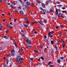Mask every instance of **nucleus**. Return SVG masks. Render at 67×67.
Instances as JSON below:
<instances>
[{
  "instance_id": "nucleus-1",
  "label": "nucleus",
  "mask_w": 67,
  "mask_h": 67,
  "mask_svg": "<svg viewBox=\"0 0 67 67\" xmlns=\"http://www.w3.org/2000/svg\"><path fill=\"white\" fill-rule=\"evenodd\" d=\"M21 59V57L20 56H18L16 57V61L17 63H19L20 62V60Z\"/></svg>"
},
{
  "instance_id": "nucleus-2",
  "label": "nucleus",
  "mask_w": 67,
  "mask_h": 67,
  "mask_svg": "<svg viewBox=\"0 0 67 67\" xmlns=\"http://www.w3.org/2000/svg\"><path fill=\"white\" fill-rule=\"evenodd\" d=\"M26 42L27 44H30L31 43V40H29V39H26Z\"/></svg>"
},
{
  "instance_id": "nucleus-3",
  "label": "nucleus",
  "mask_w": 67,
  "mask_h": 67,
  "mask_svg": "<svg viewBox=\"0 0 67 67\" xmlns=\"http://www.w3.org/2000/svg\"><path fill=\"white\" fill-rule=\"evenodd\" d=\"M39 23H40L42 25H44V24L43 23V22L41 21H38Z\"/></svg>"
},
{
  "instance_id": "nucleus-4",
  "label": "nucleus",
  "mask_w": 67,
  "mask_h": 67,
  "mask_svg": "<svg viewBox=\"0 0 67 67\" xmlns=\"http://www.w3.org/2000/svg\"><path fill=\"white\" fill-rule=\"evenodd\" d=\"M24 21H26L27 23L29 24V21H28V19L27 18H26L24 19Z\"/></svg>"
},
{
  "instance_id": "nucleus-5",
  "label": "nucleus",
  "mask_w": 67,
  "mask_h": 67,
  "mask_svg": "<svg viewBox=\"0 0 67 67\" xmlns=\"http://www.w3.org/2000/svg\"><path fill=\"white\" fill-rule=\"evenodd\" d=\"M10 7L11 8H13V9H14L15 8V6L14 5H13L11 4L10 5Z\"/></svg>"
},
{
  "instance_id": "nucleus-6",
  "label": "nucleus",
  "mask_w": 67,
  "mask_h": 67,
  "mask_svg": "<svg viewBox=\"0 0 67 67\" xmlns=\"http://www.w3.org/2000/svg\"><path fill=\"white\" fill-rule=\"evenodd\" d=\"M20 2H21V3L22 4V5L23 6L24 5V2H23L22 1V0H18Z\"/></svg>"
},
{
  "instance_id": "nucleus-7",
  "label": "nucleus",
  "mask_w": 67,
  "mask_h": 67,
  "mask_svg": "<svg viewBox=\"0 0 67 67\" xmlns=\"http://www.w3.org/2000/svg\"><path fill=\"white\" fill-rule=\"evenodd\" d=\"M40 9H41V10L42 11H45V12H46V10L45 9H43V8H42V7H40Z\"/></svg>"
},
{
  "instance_id": "nucleus-8",
  "label": "nucleus",
  "mask_w": 67,
  "mask_h": 67,
  "mask_svg": "<svg viewBox=\"0 0 67 67\" xmlns=\"http://www.w3.org/2000/svg\"><path fill=\"white\" fill-rule=\"evenodd\" d=\"M58 9H57L56 10V14L57 15H58Z\"/></svg>"
},
{
  "instance_id": "nucleus-9",
  "label": "nucleus",
  "mask_w": 67,
  "mask_h": 67,
  "mask_svg": "<svg viewBox=\"0 0 67 67\" xmlns=\"http://www.w3.org/2000/svg\"><path fill=\"white\" fill-rule=\"evenodd\" d=\"M48 35L49 36V37H50L51 38H52V37H53V36L52 35H50V34H49V33Z\"/></svg>"
},
{
  "instance_id": "nucleus-10",
  "label": "nucleus",
  "mask_w": 67,
  "mask_h": 67,
  "mask_svg": "<svg viewBox=\"0 0 67 67\" xmlns=\"http://www.w3.org/2000/svg\"><path fill=\"white\" fill-rule=\"evenodd\" d=\"M42 7L43 8H45V5L44 4H42Z\"/></svg>"
},
{
  "instance_id": "nucleus-11",
  "label": "nucleus",
  "mask_w": 67,
  "mask_h": 67,
  "mask_svg": "<svg viewBox=\"0 0 67 67\" xmlns=\"http://www.w3.org/2000/svg\"><path fill=\"white\" fill-rule=\"evenodd\" d=\"M26 4L27 5H30L31 4L29 2H27L26 3Z\"/></svg>"
},
{
  "instance_id": "nucleus-12",
  "label": "nucleus",
  "mask_w": 67,
  "mask_h": 67,
  "mask_svg": "<svg viewBox=\"0 0 67 67\" xmlns=\"http://www.w3.org/2000/svg\"><path fill=\"white\" fill-rule=\"evenodd\" d=\"M24 26L26 28H27L28 27V26L27 25H25V24H24Z\"/></svg>"
},
{
  "instance_id": "nucleus-13",
  "label": "nucleus",
  "mask_w": 67,
  "mask_h": 67,
  "mask_svg": "<svg viewBox=\"0 0 67 67\" xmlns=\"http://www.w3.org/2000/svg\"><path fill=\"white\" fill-rule=\"evenodd\" d=\"M19 13H21V14H24V13H23V12L22 11V10H20L19 11Z\"/></svg>"
},
{
  "instance_id": "nucleus-14",
  "label": "nucleus",
  "mask_w": 67,
  "mask_h": 67,
  "mask_svg": "<svg viewBox=\"0 0 67 67\" xmlns=\"http://www.w3.org/2000/svg\"><path fill=\"white\" fill-rule=\"evenodd\" d=\"M3 67H8V65H7V64H4L3 65Z\"/></svg>"
},
{
  "instance_id": "nucleus-15",
  "label": "nucleus",
  "mask_w": 67,
  "mask_h": 67,
  "mask_svg": "<svg viewBox=\"0 0 67 67\" xmlns=\"http://www.w3.org/2000/svg\"><path fill=\"white\" fill-rule=\"evenodd\" d=\"M13 53H14V52H15V51H14V50L13 49L11 51V53H13Z\"/></svg>"
},
{
  "instance_id": "nucleus-16",
  "label": "nucleus",
  "mask_w": 67,
  "mask_h": 67,
  "mask_svg": "<svg viewBox=\"0 0 67 67\" xmlns=\"http://www.w3.org/2000/svg\"><path fill=\"white\" fill-rule=\"evenodd\" d=\"M54 41H53L51 40V44L52 45H53V44H54Z\"/></svg>"
},
{
  "instance_id": "nucleus-17",
  "label": "nucleus",
  "mask_w": 67,
  "mask_h": 67,
  "mask_svg": "<svg viewBox=\"0 0 67 67\" xmlns=\"http://www.w3.org/2000/svg\"><path fill=\"white\" fill-rule=\"evenodd\" d=\"M58 14L59 17H61V14L60 13H59Z\"/></svg>"
},
{
  "instance_id": "nucleus-18",
  "label": "nucleus",
  "mask_w": 67,
  "mask_h": 67,
  "mask_svg": "<svg viewBox=\"0 0 67 67\" xmlns=\"http://www.w3.org/2000/svg\"><path fill=\"white\" fill-rule=\"evenodd\" d=\"M50 11L51 12H54V10H53V9L52 8H51Z\"/></svg>"
},
{
  "instance_id": "nucleus-19",
  "label": "nucleus",
  "mask_w": 67,
  "mask_h": 67,
  "mask_svg": "<svg viewBox=\"0 0 67 67\" xmlns=\"http://www.w3.org/2000/svg\"><path fill=\"white\" fill-rule=\"evenodd\" d=\"M36 2L38 3H41V2H40V1H39L38 0H36Z\"/></svg>"
},
{
  "instance_id": "nucleus-20",
  "label": "nucleus",
  "mask_w": 67,
  "mask_h": 67,
  "mask_svg": "<svg viewBox=\"0 0 67 67\" xmlns=\"http://www.w3.org/2000/svg\"><path fill=\"white\" fill-rule=\"evenodd\" d=\"M28 8H29V7L27 5H26L25 7V8L26 9H27Z\"/></svg>"
},
{
  "instance_id": "nucleus-21",
  "label": "nucleus",
  "mask_w": 67,
  "mask_h": 67,
  "mask_svg": "<svg viewBox=\"0 0 67 67\" xmlns=\"http://www.w3.org/2000/svg\"><path fill=\"white\" fill-rule=\"evenodd\" d=\"M14 44L15 45V47H16V48H17V47H18L17 46V45H16V43H15V42L14 43Z\"/></svg>"
},
{
  "instance_id": "nucleus-22",
  "label": "nucleus",
  "mask_w": 67,
  "mask_h": 67,
  "mask_svg": "<svg viewBox=\"0 0 67 67\" xmlns=\"http://www.w3.org/2000/svg\"><path fill=\"white\" fill-rule=\"evenodd\" d=\"M57 62L58 63H59L60 62V59H58L57 60Z\"/></svg>"
},
{
  "instance_id": "nucleus-23",
  "label": "nucleus",
  "mask_w": 67,
  "mask_h": 67,
  "mask_svg": "<svg viewBox=\"0 0 67 67\" xmlns=\"http://www.w3.org/2000/svg\"><path fill=\"white\" fill-rule=\"evenodd\" d=\"M4 37L6 39H8V38H7V36H4Z\"/></svg>"
},
{
  "instance_id": "nucleus-24",
  "label": "nucleus",
  "mask_w": 67,
  "mask_h": 67,
  "mask_svg": "<svg viewBox=\"0 0 67 67\" xmlns=\"http://www.w3.org/2000/svg\"><path fill=\"white\" fill-rule=\"evenodd\" d=\"M41 59H42V60H44V58H43V57H41L40 58Z\"/></svg>"
},
{
  "instance_id": "nucleus-25",
  "label": "nucleus",
  "mask_w": 67,
  "mask_h": 67,
  "mask_svg": "<svg viewBox=\"0 0 67 67\" xmlns=\"http://www.w3.org/2000/svg\"><path fill=\"white\" fill-rule=\"evenodd\" d=\"M49 33L50 34H53V31H52L51 32H49L48 33V34H49Z\"/></svg>"
},
{
  "instance_id": "nucleus-26",
  "label": "nucleus",
  "mask_w": 67,
  "mask_h": 67,
  "mask_svg": "<svg viewBox=\"0 0 67 67\" xmlns=\"http://www.w3.org/2000/svg\"><path fill=\"white\" fill-rule=\"evenodd\" d=\"M36 22H32L31 23V24H35V23H36Z\"/></svg>"
},
{
  "instance_id": "nucleus-27",
  "label": "nucleus",
  "mask_w": 67,
  "mask_h": 67,
  "mask_svg": "<svg viewBox=\"0 0 67 67\" xmlns=\"http://www.w3.org/2000/svg\"><path fill=\"white\" fill-rule=\"evenodd\" d=\"M44 38L45 39H46L47 38V36H46L45 35L44 36Z\"/></svg>"
},
{
  "instance_id": "nucleus-28",
  "label": "nucleus",
  "mask_w": 67,
  "mask_h": 67,
  "mask_svg": "<svg viewBox=\"0 0 67 67\" xmlns=\"http://www.w3.org/2000/svg\"><path fill=\"white\" fill-rule=\"evenodd\" d=\"M21 35L22 37H24L25 36V35L24 34H21Z\"/></svg>"
},
{
  "instance_id": "nucleus-29",
  "label": "nucleus",
  "mask_w": 67,
  "mask_h": 67,
  "mask_svg": "<svg viewBox=\"0 0 67 67\" xmlns=\"http://www.w3.org/2000/svg\"><path fill=\"white\" fill-rule=\"evenodd\" d=\"M11 56H14V53L12 54H10Z\"/></svg>"
},
{
  "instance_id": "nucleus-30",
  "label": "nucleus",
  "mask_w": 67,
  "mask_h": 67,
  "mask_svg": "<svg viewBox=\"0 0 67 67\" xmlns=\"http://www.w3.org/2000/svg\"><path fill=\"white\" fill-rule=\"evenodd\" d=\"M55 48L56 51H58V47H57V46H56L55 47Z\"/></svg>"
},
{
  "instance_id": "nucleus-31",
  "label": "nucleus",
  "mask_w": 67,
  "mask_h": 67,
  "mask_svg": "<svg viewBox=\"0 0 67 67\" xmlns=\"http://www.w3.org/2000/svg\"><path fill=\"white\" fill-rule=\"evenodd\" d=\"M54 66V65H51L49 66V67H53Z\"/></svg>"
},
{
  "instance_id": "nucleus-32",
  "label": "nucleus",
  "mask_w": 67,
  "mask_h": 67,
  "mask_svg": "<svg viewBox=\"0 0 67 67\" xmlns=\"http://www.w3.org/2000/svg\"><path fill=\"white\" fill-rule=\"evenodd\" d=\"M31 5L32 6V7H34V3H31Z\"/></svg>"
},
{
  "instance_id": "nucleus-33",
  "label": "nucleus",
  "mask_w": 67,
  "mask_h": 67,
  "mask_svg": "<svg viewBox=\"0 0 67 67\" xmlns=\"http://www.w3.org/2000/svg\"><path fill=\"white\" fill-rule=\"evenodd\" d=\"M31 60V61H32V60L33 59V58H29Z\"/></svg>"
},
{
  "instance_id": "nucleus-34",
  "label": "nucleus",
  "mask_w": 67,
  "mask_h": 67,
  "mask_svg": "<svg viewBox=\"0 0 67 67\" xmlns=\"http://www.w3.org/2000/svg\"><path fill=\"white\" fill-rule=\"evenodd\" d=\"M34 53H37L38 52V51L37 50H35L34 51Z\"/></svg>"
},
{
  "instance_id": "nucleus-35",
  "label": "nucleus",
  "mask_w": 67,
  "mask_h": 67,
  "mask_svg": "<svg viewBox=\"0 0 67 67\" xmlns=\"http://www.w3.org/2000/svg\"><path fill=\"white\" fill-rule=\"evenodd\" d=\"M9 26H10V25H7V27H9Z\"/></svg>"
},
{
  "instance_id": "nucleus-36",
  "label": "nucleus",
  "mask_w": 67,
  "mask_h": 67,
  "mask_svg": "<svg viewBox=\"0 0 67 67\" xmlns=\"http://www.w3.org/2000/svg\"><path fill=\"white\" fill-rule=\"evenodd\" d=\"M43 12H44L43 13V14L44 15V14H46V13H45V11H43Z\"/></svg>"
},
{
  "instance_id": "nucleus-37",
  "label": "nucleus",
  "mask_w": 67,
  "mask_h": 67,
  "mask_svg": "<svg viewBox=\"0 0 67 67\" xmlns=\"http://www.w3.org/2000/svg\"><path fill=\"white\" fill-rule=\"evenodd\" d=\"M22 50L23 51V53H24V48L22 49Z\"/></svg>"
},
{
  "instance_id": "nucleus-38",
  "label": "nucleus",
  "mask_w": 67,
  "mask_h": 67,
  "mask_svg": "<svg viewBox=\"0 0 67 67\" xmlns=\"http://www.w3.org/2000/svg\"><path fill=\"white\" fill-rule=\"evenodd\" d=\"M3 27V26L2 24H0V27Z\"/></svg>"
},
{
  "instance_id": "nucleus-39",
  "label": "nucleus",
  "mask_w": 67,
  "mask_h": 67,
  "mask_svg": "<svg viewBox=\"0 0 67 67\" xmlns=\"http://www.w3.org/2000/svg\"><path fill=\"white\" fill-rule=\"evenodd\" d=\"M57 6H58V7H62V5H57Z\"/></svg>"
},
{
  "instance_id": "nucleus-40",
  "label": "nucleus",
  "mask_w": 67,
  "mask_h": 67,
  "mask_svg": "<svg viewBox=\"0 0 67 67\" xmlns=\"http://www.w3.org/2000/svg\"><path fill=\"white\" fill-rule=\"evenodd\" d=\"M61 41L62 42L64 43V40L63 39H62L61 40Z\"/></svg>"
},
{
  "instance_id": "nucleus-41",
  "label": "nucleus",
  "mask_w": 67,
  "mask_h": 67,
  "mask_svg": "<svg viewBox=\"0 0 67 67\" xmlns=\"http://www.w3.org/2000/svg\"><path fill=\"white\" fill-rule=\"evenodd\" d=\"M51 64V62H48V65H50Z\"/></svg>"
},
{
  "instance_id": "nucleus-42",
  "label": "nucleus",
  "mask_w": 67,
  "mask_h": 67,
  "mask_svg": "<svg viewBox=\"0 0 67 67\" xmlns=\"http://www.w3.org/2000/svg\"><path fill=\"white\" fill-rule=\"evenodd\" d=\"M60 59H64V57H61L60 58Z\"/></svg>"
},
{
  "instance_id": "nucleus-43",
  "label": "nucleus",
  "mask_w": 67,
  "mask_h": 67,
  "mask_svg": "<svg viewBox=\"0 0 67 67\" xmlns=\"http://www.w3.org/2000/svg\"><path fill=\"white\" fill-rule=\"evenodd\" d=\"M62 12L63 13H66V11H62Z\"/></svg>"
},
{
  "instance_id": "nucleus-44",
  "label": "nucleus",
  "mask_w": 67,
  "mask_h": 67,
  "mask_svg": "<svg viewBox=\"0 0 67 67\" xmlns=\"http://www.w3.org/2000/svg\"><path fill=\"white\" fill-rule=\"evenodd\" d=\"M46 21L45 20H43V23H46Z\"/></svg>"
},
{
  "instance_id": "nucleus-45",
  "label": "nucleus",
  "mask_w": 67,
  "mask_h": 67,
  "mask_svg": "<svg viewBox=\"0 0 67 67\" xmlns=\"http://www.w3.org/2000/svg\"><path fill=\"white\" fill-rule=\"evenodd\" d=\"M49 3V1H46V3Z\"/></svg>"
},
{
  "instance_id": "nucleus-46",
  "label": "nucleus",
  "mask_w": 67,
  "mask_h": 67,
  "mask_svg": "<svg viewBox=\"0 0 67 67\" xmlns=\"http://www.w3.org/2000/svg\"><path fill=\"white\" fill-rule=\"evenodd\" d=\"M56 3L57 4H60V2H57Z\"/></svg>"
},
{
  "instance_id": "nucleus-47",
  "label": "nucleus",
  "mask_w": 67,
  "mask_h": 67,
  "mask_svg": "<svg viewBox=\"0 0 67 67\" xmlns=\"http://www.w3.org/2000/svg\"><path fill=\"white\" fill-rule=\"evenodd\" d=\"M46 12H47V13H49V11H46Z\"/></svg>"
},
{
  "instance_id": "nucleus-48",
  "label": "nucleus",
  "mask_w": 67,
  "mask_h": 67,
  "mask_svg": "<svg viewBox=\"0 0 67 67\" xmlns=\"http://www.w3.org/2000/svg\"><path fill=\"white\" fill-rule=\"evenodd\" d=\"M8 63H9V61L7 60L6 61V64H8Z\"/></svg>"
},
{
  "instance_id": "nucleus-49",
  "label": "nucleus",
  "mask_w": 67,
  "mask_h": 67,
  "mask_svg": "<svg viewBox=\"0 0 67 67\" xmlns=\"http://www.w3.org/2000/svg\"><path fill=\"white\" fill-rule=\"evenodd\" d=\"M60 27H64V26H63V25H60Z\"/></svg>"
},
{
  "instance_id": "nucleus-50",
  "label": "nucleus",
  "mask_w": 67,
  "mask_h": 67,
  "mask_svg": "<svg viewBox=\"0 0 67 67\" xmlns=\"http://www.w3.org/2000/svg\"><path fill=\"white\" fill-rule=\"evenodd\" d=\"M6 33H9V31H8V30H7L6 32H5Z\"/></svg>"
},
{
  "instance_id": "nucleus-51",
  "label": "nucleus",
  "mask_w": 67,
  "mask_h": 67,
  "mask_svg": "<svg viewBox=\"0 0 67 67\" xmlns=\"http://www.w3.org/2000/svg\"><path fill=\"white\" fill-rule=\"evenodd\" d=\"M7 4L8 5H11V4L10 3H7Z\"/></svg>"
},
{
  "instance_id": "nucleus-52",
  "label": "nucleus",
  "mask_w": 67,
  "mask_h": 67,
  "mask_svg": "<svg viewBox=\"0 0 67 67\" xmlns=\"http://www.w3.org/2000/svg\"><path fill=\"white\" fill-rule=\"evenodd\" d=\"M62 32H61L59 34V35L60 36H61L62 35Z\"/></svg>"
},
{
  "instance_id": "nucleus-53",
  "label": "nucleus",
  "mask_w": 67,
  "mask_h": 67,
  "mask_svg": "<svg viewBox=\"0 0 67 67\" xmlns=\"http://www.w3.org/2000/svg\"><path fill=\"white\" fill-rule=\"evenodd\" d=\"M16 21V19H15L14 20V23H15V22Z\"/></svg>"
},
{
  "instance_id": "nucleus-54",
  "label": "nucleus",
  "mask_w": 67,
  "mask_h": 67,
  "mask_svg": "<svg viewBox=\"0 0 67 67\" xmlns=\"http://www.w3.org/2000/svg\"><path fill=\"white\" fill-rule=\"evenodd\" d=\"M27 48H30V46L27 45Z\"/></svg>"
},
{
  "instance_id": "nucleus-55",
  "label": "nucleus",
  "mask_w": 67,
  "mask_h": 67,
  "mask_svg": "<svg viewBox=\"0 0 67 67\" xmlns=\"http://www.w3.org/2000/svg\"><path fill=\"white\" fill-rule=\"evenodd\" d=\"M38 62H40V58H39L38 59Z\"/></svg>"
},
{
  "instance_id": "nucleus-56",
  "label": "nucleus",
  "mask_w": 67,
  "mask_h": 67,
  "mask_svg": "<svg viewBox=\"0 0 67 67\" xmlns=\"http://www.w3.org/2000/svg\"><path fill=\"white\" fill-rule=\"evenodd\" d=\"M34 33L35 34H37V32H36V31H35Z\"/></svg>"
},
{
  "instance_id": "nucleus-57",
  "label": "nucleus",
  "mask_w": 67,
  "mask_h": 67,
  "mask_svg": "<svg viewBox=\"0 0 67 67\" xmlns=\"http://www.w3.org/2000/svg\"><path fill=\"white\" fill-rule=\"evenodd\" d=\"M62 9H63V10H64V9H65V8L64 7H62Z\"/></svg>"
},
{
  "instance_id": "nucleus-58",
  "label": "nucleus",
  "mask_w": 67,
  "mask_h": 67,
  "mask_svg": "<svg viewBox=\"0 0 67 67\" xmlns=\"http://www.w3.org/2000/svg\"><path fill=\"white\" fill-rule=\"evenodd\" d=\"M55 27L56 29H58V26H57L56 27Z\"/></svg>"
},
{
  "instance_id": "nucleus-59",
  "label": "nucleus",
  "mask_w": 67,
  "mask_h": 67,
  "mask_svg": "<svg viewBox=\"0 0 67 67\" xmlns=\"http://www.w3.org/2000/svg\"><path fill=\"white\" fill-rule=\"evenodd\" d=\"M10 24L11 25H12V23L11 22L10 23Z\"/></svg>"
},
{
  "instance_id": "nucleus-60",
  "label": "nucleus",
  "mask_w": 67,
  "mask_h": 67,
  "mask_svg": "<svg viewBox=\"0 0 67 67\" xmlns=\"http://www.w3.org/2000/svg\"><path fill=\"white\" fill-rule=\"evenodd\" d=\"M32 47V46H29V47L30 48H31Z\"/></svg>"
},
{
  "instance_id": "nucleus-61",
  "label": "nucleus",
  "mask_w": 67,
  "mask_h": 67,
  "mask_svg": "<svg viewBox=\"0 0 67 67\" xmlns=\"http://www.w3.org/2000/svg\"><path fill=\"white\" fill-rule=\"evenodd\" d=\"M5 19H4L3 20V21L4 22H5Z\"/></svg>"
},
{
  "instance_id": "nucleus-62",
  "label": "nucleus",
  "mask_w": 67,
  "mask_h": 67,
  "mask_svg": "<svg viewBox=\"0 0 67 67\" xmlns=\"http://www.w3.org/2000/svg\"><path fill=\"white\" fill-rule=\"evenodd\" d=\"M2 16H4V14H2Z\"/></svg>"
},
{
  "instance_id": "nucleus-63",
  "label": "nucleus",
  "mask_w": 67,
  "mask_h": 67,
  "mask_svg": "<svg viewBox=\"0 0 67 67\" xmlns=\"http://www.w3.org/2000/svg\"><path fill=\"white\" fill-rule=\"evenodd\" d=\"M5 2H7V0H3Z\"/></svg>"
},
{
  "instance_id": "nucleus-64",
  "label": "nucleus",
  "mask_w": 67,
  "mask_h": 67,
  "mask_svg": "<svg viewBox=\"0 0 67 67\" xmlns=\"http://www.w3.org/2000/svg\"><path fill=\"white\" fill-rule=\"evenodd\" d=\"M20 63H21V64H22V63H23V62L22 61H20Z\"/></svg>"
}]
</instances>
